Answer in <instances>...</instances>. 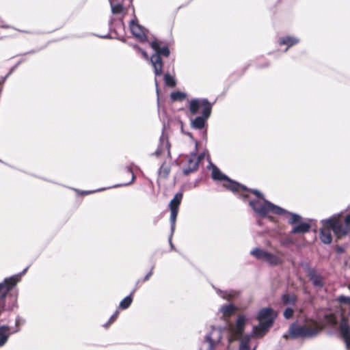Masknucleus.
Here are the masks:
<instances>
[{
  "label": "nucleus",
  "mask_w": 350,
  "mask_h": 350,
  "mask_svg": "<svg viewBox=\"0 0 350 350\" xmlns=\"http://www.w3.org/2000/svg\"><path fill=\"white\" fill-rule=\"evenodd\" d=\"M0 27L1 28H4V29H8V28H12V29H14V27L10 26V25H8L5 23L4 21L0 17ZM16 30L18 31H21V32H25V33H29L28 31H22V30H20V29H16Z\"/></svg>",
  "instance_id": "32"
},
{
  "label": "nucleus",
  "mask_w": 350,
  "mask_h": 350,
  "mask_svg": "<svg viewBox=\"0 0 350 350\" xmlns=\"http://www.w3.org/2000/svg\"><path fill=\"white\" fill-rule=\"evenodd\" d=\"M132 302V298L131 296H128L125 297L121 302H120V307L122 308H128Z\"/></svg>",
  "instance_id": "31"
},
{
  "label": "nucleus",
  "mask_w": 350,
  "mask_h": 350,
  "mask_svg": "<svg viewBox=\"0 0 350 350\" xmlns=\"http://www.w3.org/2000/svg\"><path fill=\"white\" fill-rule=\"evenodd\" d=\"M214 334H219V332H217V331H214V332H213L210 334V336H207V338H206V340H207V341H208V347H209L210 350H212V349H213V347L214 344L217 342V340H216V339L213 338V335Z\"/></svg>",
  "instance_id": "29"
},
{
  "label": "nucleus",
  "mask_w": 350,
  "mask_h": 350,
  "mask_svg": "<svg viewBox=\"0 0 350 350\" xmlns=\"http://www.w3.org/2000/svg\"><path fill=\"white\" fill-rule=\"evenodd\" d=\"M165 146H166L167 149H168V148H167V144H165ZM167 154H170L169 150H167Z\"/></svg>",
  "instance_id": "44"
},
{
  "label": "nucleus",
  "mask_w": 350,
  "mask_h": 350,
  "mask_svg": "<svg viewBox=\"0 0 350 350\" xmlns=\"http://www.w3.org/2000/svg\"><path fill=\"white\" fill-rule=\"evenodd\" d=\"M252 64V61H250L247 65L245 67L243 72L246 70V69Z\"/></svg>",
  "instance_id": "40"
},
{
  "label": "nucleus",
  "mask_w": 350,
  "mask_h": 350,
  "mask_svg": "<svg viewBox=\"0 0 350 350\" xmlns=\"http://www.w3.org/2000/svg\"><path fill=\"white\" fill-rule=\"evenodd\" d=\"M325 321L327 325H335L336 324V319L333 314H328L325 316Z\"/></svg>",
  "instance_id": "28"
},
{
  "label": "nucleus",
  "mask_w": 350,
  "mask_h": 350,
  "mask_svg": "<svg viewBox=\"0 0 350 350\" xmlns=\"http://www.w3.org/2000/svg\"><path fill=\"white\" fill-rule=\"evenodd\" d=\"M265 260L272 265H276L280 262L278 258L269 253H267V256L265 258Z\"/></svg>",
  "instance_id": "27"
},
{
  "label": "nucleus",
  "mask_w": 350,
  "mask_h": 350,
  "mask_svg": "<svg viewBox=\"0 0 350 350\" xmlns=\"http://www.w3.org/2000/svg\"><path fill=\"white\" fill-rule=\"evenodd\" d=\"M2 38H3V37H1V38H0V40H1V39H2Z\"/></svg>",
  "instance_id": "47"
},
{
  "label": "nucleus",
  "mask_w": 350,
  "mask_h": 350,
  "mask_svg": "<svg viewBox=\"0 0 350 350\" xmlns=\"http://www.w3.org/2000/svg\"><path fill=\"white\" fill-rule=\"evenodd\" d=\"M155 154H156L157 156H159V155H160V154H161V152H160L159 150H157V151L155 152Z\"/></svg>",
  "instance_id": "43"
},
{
  "label": "nucleus",
  "mask_w": 350,
  "mask_h": 350,
  "mask_svg": "<svg viewBox=\"0 0 350 350\" xmlns=\"http://www.w3.org/2000/svg\"><path fill=\"white\" fill-rule=\"evenodd\" d=\"M342 336L346 343L347 349L350 347V327L345 320H342L340 325Z\"/></svg>",
  "instance_id": "13"
},
{
  "label": "nucleus",
  "mask_w": 350,
  "mask_h": 350,
  "mask_svg": "<svg viewBox=\"0 0 350 350\" xmlns=\"http://www.w3.org/2000/svg\"><path fill=\"white\" fill-rule=\"evenodd\" d=\"M164 83L168 88H174L176 85V79L169 73H165L163 77Z\"/></svg>",
  "instance_id": "19"
},
{
  "label": "nucleus",
  "mask_w": 350,
  "mask_h": 350,
  "mask_svg": "<svg viewBox=\"0 0 350 350\" xmlns=\"http://www.w3.org/2000/svg\"><path fill=\"white\" fill-rule=\"evenodd\" d=\"M189 108L192 116L200 113L205 115V117H209L212 106L206 99H193L189 102Z\"/></svg>",
  "instance_id": "7"
},
{
  "label": "nucleus",
  "mask_w": 350,
  "mask_h": 350,
  "mask_svg": "<svg viewBox=\"0 0 350 350\" xmlns=\"http://www.w3.org/2000/svg\"><path fill=\"white\" fill-rule=\"evenodd\" d=\"M237 308L233 305H227L223 306L220 309V312L222 313V317L227 319L235 314Z\"/></svg>",
  "instance_id": "17"
},
{
  "label": "nucleus",
  "mask_w": 350,
  "mask_h": 350,
  "mask_svg": "<svg viewBox=\"0 0 350 350\" xmlns=\"http://www.w3.org/2000/svg\"><path fill=\"white\" fill-rule=\"evenodd\" d=\"M186 98V94L180 92H174L171 94V98L173 101L183 100Z\"/></svg>",
  "instance_id": "23"
},
{
  "label": "nucleus",
  "mask_w": 350,
  "mask_h": 350,
  "mask_svg": "<svg viewBox=\"0 0 350 350\" xmlns=\"http://www.w3.org/2000/svg\"><path fill=\"white\" fill-rule=\"evenodd\" d=\"M322 329L323 325L310 320L302 326L292 325L289 329V334L293 338L312 337L317 335Z\"/></svg>",
  "instance_id": "3"
},
{
  "label": "nucleus",
  "mask_w": 350,
  "mask_h": 350,
  "mask_svg": "<svg viewBox=\"0 0 350 350\" xmlns=\"http://www.w3.org/2000/svg\"><path fill=\"white\" fill-rule=\"evenodd\" d=\"M170 172V165L166 162L163 163L159 170V176L166 178Z\"/></svg>",
  "instance_id": "22"
},
{
  "label": "nucleus",
  "mask_w": 350,
  "mask_h": 350,
  "mask_svg": "<svg viewBox=\"0 0 350 350\" xmlns=\"http://www.w3.org/2000/svg\"><path fill=\"white\" fill-rule=\"evenodd\" d=\"M267 252H266L262 250H260V249H256L251 252V254L253 256H256L258 259H261V260H265V258L267 256Z\"/></svg>",
  "instance_id": "24"
},
{
  "label": "nucleus",
  "mask_w": 350,
  "mask_h": 350,
  "mask_svg": "<svg viewBox=\"0 0 350 350\" xmlns=\"http://www.w3.org/2000/svg\"><path fill=\"white\" fill-rule=\"evenodd\" d=\"M23 61V60H21V61H19V62H18L15 66H14L10 69V71L7 74V75H6L5 77L2 78V79H1V80H0V85H1L4 83V81H5V79H6V78H7V77H8V75H10V74H11V73H12V72H13V71H14V70L18 67V65H19V64H20Z\"/></svg>",
  "instance_id": "33"
},
{
  "label": "nucleus",
  "mask_w": 350,
  "mask_h": 350,
  "mask_svg": "<svg viewBox=\"0 0 350 350\" xmlns=\"http://www.w3.org/2000/svg\"><path fill=\"white\" fill-rule=\"evenodd\" d=\"M124 0H109L111 12L113 15L120 14H125L126 8L123 6V1Z\"/></svg>",
  "instance_id": "14"
},
{
  "label": "nucleus",
  "mask_w": 350,
  "mask_h": 350,
  "mask_svg": "<svg viewBox=\"0 0 350 350\" xmlns=\"http://www.w3.org/2000/svg\"><path fill=\"white\" fill-rule=\"evenodd\" d=\"M246 319L244 316H239L234 325L230 324L228 326L230 340L240 338L245 325Z\"/></svg>",
  "instance_id": "9"
},
{
  "label": "nucleus",
  "mask_w": 350,
  "mask_h": 350,
  "mask_svg": "<svg viewBox=\"0 0 350 350\" xmlns=\"http://www.w3.org/2000/svg\"><path fill=\"white\" fill-rule=\"evenodd\" d=\"M299 42V38L291 36L280 37L278 39V44L280 45H286V48L284 51L285 53L288 51L290 47L297 44Z\"/></svg>",
  "instance_id": "12"
},
{
  "label": "nucleus",
  "mask_w": 350,
  "mask_h": 350,
  "mask_svg": "<svg viewBox=\"0 0 350 350\" xmlns=\"http://www.w3.org/2000/svg\"><path fill=\"white\" fill-rule=\"evenodd\" d=\"M156 86H157V88H158V84H157V82H156Z\"/></svg>",
  "instance_id": "46"
},
{
  "label": "nucleus",
  "mask_w": 350,
  "mask_h": 350,
  "mask_svg": "<svg viewBox=\"0 0 350 350\" xmlns=\"http://www.w3.org/2000/svg\"><path fill=\"white\" fill-rule=\"evenodd\" d=\"M322 223L321 239L324 243L328 244L332 240V230L338 239L347 234L350 230V214L345 219V226L341 225V215H334L329 219L323 221Z\"/></svg>",
  "instance_id": "1"
},
{
  "label": "nucleus",
  "mask_w": 350,
  "mask_h": 350,
  "mask_svg": "<svg viewBox=\"0 0 350 350\" xmlns=\"http://www.w3.org/2000/svg\"><path fill=\"white\" fill-rule=\"evenodd\" d=\"M250 340V336H245L242 337L240 340L239 350H250L249 347ZM252 350H255V348H254Z\"/></svg>",
  "instance_id": "21"
},
{
  "label": "nucleus",
  "mask_w": 350,
  "mask_h": 350,
  "mask_svg": "<svg viewBox=\"0 0 350 350\" xmlns=\"http://www.w3.org/2000/svg\"><path fill=\"white\" fill-rule=\"evenodd\" d=\"M310 280L313 285L317 288H321L323 285L322 278L318 275L314 271H310L308 273Z\"/></svg>",
  "instance_id": "16"
},
{
  "label": "nucleus",
  "mask_w": 350,
  "mask_h": 350,
  "mask_svg": "<svg viewBox=\"0 0 350 350\" xmlns=\"http://www.w3.org/2000/svg\"><path fill=\"white\" fill-rule=\"evenodd\" d=\"M36 52V51L31 50L30 51H28V52L25 53V54H31V53H35Z\"/></svg>",
  "instance_id": "41"
},
{
  "label": "nucleus",
  "mask_w": 350,
  "mask_h": 350,
  "mask_svg": "<svg viewBox=\"0 0 350 350\" xmlns=\"http://www.w3.org/2000/svg\"><path fill=\"white\" fill-rule=\"evenodd\" d=\"M208 118L209 117H205V115H201L200 116L193 118L191 122L192 128L196 129H202Z\"/></svg>",
  "instance_id": "15"
},
{
  "label": "nucleus",
  "mask_w": 350,
  "mask_h": 350,
  "mask_svg": "<svg viewBox=\"0 0 350 350\" xmlns=\"http://www.w3.org/2000/svg\"><path fill=\"white\" fill-rule=\"evenodd\" d=\"M293 314V310L291 308H287L284 312V316L286 319H290Z\"/></svg>",
  "instance_id": "35"
},
{
  "label": "nucleus",
  "mask_w": 350,
  "mask_h": 350,
  "mask_svg": "<svg viewBox=\"0 0 350 350\" xmlns=\"http://www.w3.org/2000/svg\"><path fill=\"white\" fill-rule=\"evenodd\" d=\"M133 48L135 49L137 51H139V53H142V55L145 57V58H147L148 57V55H147V53L144 51L142 48H140L138 45L137 44H134L133 45Z\"/></svg>",
  "instance_id": "36"
},
{
  "label": "nucleus",
  "mask_w": 350,
  "mask_h": 350,
  "mask_svg": "<svg viewBox=\"0 0 350 350\" xmlns=\"http://www.w3.org/2000/svg\"><path fill=\"white\" fill-rule=\"evenodd\" d=\"M189 170H184V173L185 174H188L191 172L195 170L198 167V161L196 159H190L189 161Z\"/></svg>",
  "instance_id": "26"
},
{
  "label": "nucleus",
  "mask_w": 350,
  "mask_h": 350,
  "mask_svg": "<svg viewBox=\"0 0 350 350\" xmlns=\"http://www.w3.org/2000/svg\"><path fill=\"white\" fill-rule=\"evenodd\" d=\"M296 300L295 297L293 295H284L282 297V302L285 305H291L295 304Z\"/></svg>",
  "instance_id": "25"
},
{
  "label": "nucleus",
  "mask_w": 350,
  "mask_h": 350,
  "mask_svg": "<svg viewBox=\"0 0 350 350\" xmlns=\"http://www.w3.org/2000/svg\"><path fill=\"white\" fill-rule=\"evenodd\" d=\"M254 193L257 196H260V193L258 191H254Z\"/></svg>",
  "instance_id": "42"
},
{
  "label": "nucleus",
  "mask_w": 350,
  "mask_h": 350,
  "mask_svg": "<svg viewBox=\"0 0 350 350\" xmlns=\"http://www.w3.org/2000/svg\"><path fill=\"white\" fill-rule=\"evenodd\" d=\"M129 8H132L131 3H129Z\"/></svg>",
  "instance_id": "45"
},
{
  "label": "nucleus",
  "mask_w": 350,
  "mask_h": 350,
  "mask_svg": "<svg viewBox=\"0 0 350 350\" xmlns=\"http://www.w3.org/2000/svg\"><path fill=\"white\" fill-rule=\"evenodd\" d=\"M275 314L270 308H264L261 310L258 315L259 325L254 327L253 334L260 337L265 334L267 329L271 327Z\"/></svg>",
  "instance_id": "4"
},
{
  "label": "nucleus",
  "mask_w": 350,
  "mask_h": 350,
  "mask_svg": "<svg viewBox=\"0 0 350 350\" xmlns=\"http://www.w3.org/2000/svg\"><path fill=\"white\" fill-rule=\"evenodd\" d=\"M222 297L224 298V299H230V297H232V294L231 293H224V295H222Z\"/></svg>",
  "instance_id": "38"
},
{
  "label": "nucleus",
  "mask_w": 350,
  "mask_h": 350,
  "mask_svg": "<svg viewBox=\"0 0 350 350\" xmlns=\"http://www.w3.org/2000/svg\"><path fill=\"white\" fill-rule=\"evenodd\" d=\"M129 28L132 34L140 42H144L146 41L147 36L144 32V27L138 23L135 14L133 15V18L130 21Z\"/></svg>",
  "instance_id": "10"
},
{
  "label": "nucleus",
  "mask_w": 350,
  "mask_h": 350,
  "mask_svg": "<svg viewBox=\"0 0 350 350\" xmlns=\"http://www.w3.org/2000/svg\"><path fill=\"white\" fill-rule=\"evenodd\" d=\"M339 301L341 303H350V298L345 297H340Z\"/></svg>",
  "instance_id": "37"
},
{
  "label": "nucleus",
  "mask_w": 350,
  "mask_h": 350,
  "mask_svg": "<svg viewBox=\"0 0 350 350\" xmlns=\"http://www.w3.org/2000/svg\"><path fill=\"white\" fill-rule=\"evenodd\" d=\"M182 198L183 193H178L175 195L174 198L171 200L170 203V208L171 210L170 219L172 225L175 224L178 214V206L181 202Z\"/></svg>",
  "instance_id": "11"
},
{
  "label": "nucleus",
  "mask_w": 350,
  "mask_h": 350,
  "mask_svg": "<svg viewBox=\"0 0 350 350\" xmlns=\"http://www.w3.org/2000/svg\"><path fill=\"white\" fill-rule=\"evenodd\" d=\"M250 205L256 213L261 215H265L269 213L282 214L284 211L282 208L273 205L264 199L250 202Z\"/></svg>",
  "instance_id": "6"
},
{
  "label": "nucleus",
  "mask_w": 350,
  "mask_h": 350,
  "mask_svg": "<svg viewBox=\"0 0 350 350\" xmlns=\"http://www.w3.org/2000/svg\"><path fill=\"white\" fill-rule=\"evenodd\" d=\"M124 15L125 14H123L122 17H120L118 19H116L114 17H111L109 22V30L111 32L114 33L116 34V36H110V34H107L104 36H98V37L105 39L116 38L123 41V34L125 30V25L123 21Z\"/></svg>",
  "instance_id": "5"
},
{
  "label": "nucleus",
  "mask_w": 350,
  "mask_h": 350,
  "mask_svg": "<svg viewBox=\"0 0 350 350\" xmlns=\"http://www.w3.org/2000/svg\"><path fill=\"white\" fill-rule=\"evenodd\" d=\"M161 42L158 40L152 41L150 44L154 51V53L150 57V62L154 67L156 77L161 76L162 73L163 62L161 56L168 57L170 51L167 46H161Z\"/></svg>",
  "instance_id": "2"
},
{
  "label": "nucleus",
  "mask_w": 350,
  "mask_h": 350,
  "mask_svg": "<svg viewBox=\"0 0 350 350\" xmlns=\"http://www.w3.org/2000/svg\"><path fill=\"white\" fill-rule=\"evenodd\" d=\"M288 219L290 224H294L300 221L301 217L295 214L289 213Z\"/></svg>",
  "instance_id": "30"
},
{
  "label": "nucleus",
  "mask_w": 350,
  "mask_h": 350,
  "mask_svg": "<svg viewBox=\"0 0 350 350\" xmlns=\"http://www.w3.org/2000/svg\"><path fill=\"white\" fill-rule=\"evenodd\" d=\"M310 226L307 223H301L295 226L293 230V233H304L310 230Z\"/></svg>",
  "instance_id": "18"
},
{
  "label": "nucleus",
  "mask_w": 350,
  "mask_h": 350,
  "mask_svg": "<svg viewBox=\"0 0 350 350\" xmlns=\"http://www.w3.org/2000/svg\"><path fill=\"white\" fill-rule=\"evenodd\" d=\"M133 0H129V3H131V6H132L133 14L134 15L135 14V8H134V6L133 5Z\"/></svg>",
  "instance_id": "39"
},
{
  "label": "nucleus",
  "mask_w": 350,
  "mask_h": 350,
  "mask_svg": "<svg viewBox=\"0 0 350 350\" xmlns=\"http://www.w3.org/2000/svg\"><path fill=\"white\" fill-rule=\"evenodd\" d=\"M212 177L215 180L223 181V186L231 191H239L241 187L238 183L228 179L215 166L212 167Z\"/></svg>",
  "instance_id": "8"
},
{
  "label": "nucleus",
  "mask_w": 350,
  "mask_h": 350,
  "mask_svg": "<svg viewBox=\"0 0 350 350\" xmlns=\"http://www.w3.org/2000/svg\"><path fill=\"white\" fill-rule=\"evenodd\" d=\"M269 64H270V63L267 59H263V62H262V63H260L258 62H256V66L258 68H267V67L269 66Z\"/></svg>",
  "instance_id": "34"
},
{
  "label": "nucleus",
  "mask_w": 350,
  "mask_h": 350,
  "mask_svg": "<svg viewBox=\"0 0 350 350\" xmlns=\"http://www.w3.org/2000/svg\"><path fill=\"white\" fill-rule=\"evenodd\" d=\"M8 332L9 329L5 326H2L0 327V346H2L6 342L8 338Z\"/></svg>",
  "instance_id": "20"
}]
</instances>
